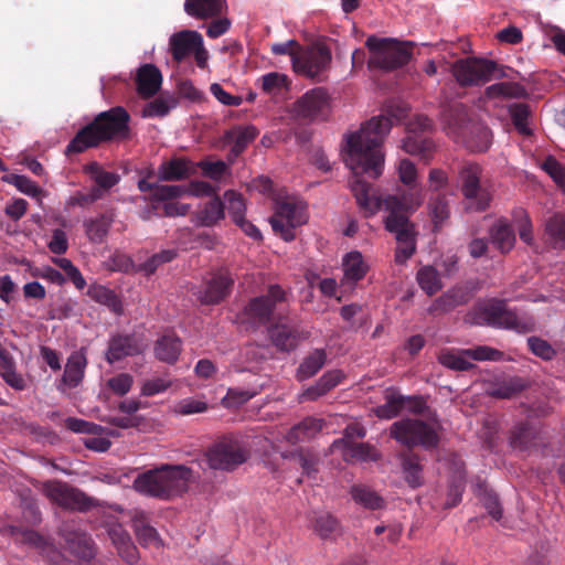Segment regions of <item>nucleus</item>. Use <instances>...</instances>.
<instances>
[{
    "instance_id": "nucleus-26",
    "label": "nucleus",
    "mask_w": 565,
    "mask_h": 565,
    "mask_svg": "<svg viewBox=\"0 0 565 565\" xmlns=\"http://www.w3.org/2000/svg\"><path fill=\"white\" fill-rule=\"evenodd\" d=\"M227 9L226 0H185L184 11L192 18L207 20L221 17Z\"/></svg>"
},
{
    "instance_id": "nucleus-43",
    "label": "nucleus",
    "mask_w": 565,
    "mask_h": 565,
    "mask_svg": "<svg viewBox=\"0 0 565 565\" xmlns=\"http://www.w3.org/2000/svg\"><path fill=\"white\" fill-rule=\"evenodd\" d=\"M312 527L322 540H334L341 534L340 522L328 512H320L312 519Z\"/></svg>"
},
{
    "instance_id": "nucleus-7",
    "label": "nucleus",
    "mask_w": 565,
    "mask_h": 565,
    "mask_svg": "<svg viewBox=\"0 0 565 565\" xmlns=\"http://www.w3.org/2000/svg\"><path fill=\"white\" fill-rule=\"evenodd\" d=\"M438 420L425 422L416 418H403L394 422L390 427V436L401 445L413 450L422 447L425 450L437 448L440 441Z\"/></svg>"
},
{
    "instance_id": "nucleus-14",
    "label": "nucleus",
    "mask_w": 565,
    "mask_h": 565,
    "mask_svg": "<svg viewBox=\"0 0 565 565\" xmlns=\"http://www.w3.org/2000/svg\"><path fill=\"white\" fill-rule=\"evenodd\" d=\"M331 58V51L323 44L301 47L300 53L294 56V71L320 82L321 75L330 66Z\"/></svg>"
},
{
    "instance_id": "nucleus-56",
    "label": "nucleus",
    "mask_w": 565,
    "mask_h": 565,
    "mask_svg": "<svg viewBox=\"0 0 565 565\" xmlns=\"http://www.w3.org/2000/svg\"><path fill=\"white\" fill-rule=\"evenodd\" d=\"M2 181L14 185L20 192L32 198H36L41 193V188L25 175L8 174L2 178Z\"/></svg>"
},
{
    "instance_id": "nucleus-44",
    "label": "nucleus",
    "mask_w": 565,
    "mask_h": 565,
    "mask_svg": "<svg viewBox=\"0 0 565 565\" xmlns=\"http://www.w3.org/2000/svg\"><path fill=\"white\" fill-rule=\"evenodd\" d=\"M327 352L324 349H315L300 363L297 370L299 380H307L315 376L326 364Z\"/></svg>"
},
{
    "instance_id": "nucleus-57",
    "label": "nucleus",
    "mask_w": 565,
    "mask_h": 565,
    "mask_svg": "<svg viewBox=\"0 0 565 565\" xmlns=\"http://www.w3.org/2000/svg\"><path fill=\"white\" fill-rule=\"evenodd\" d=\"M177 255L178 252L175 249H163L159 253H156L141 265V270H143L148 276L152 275L158 269V267L166 263L172 262Z\"/></svg>"
},
{
    "instance_id": "nucleus-29",
    "label": "nucleus",
    "mask_w": 565,
    "mask_h": 565,
    "mask_svg": "<svg viewBox=\"0 0 565 565\" xmlns=\"http://www.w3.org/2000/svg\"><path fill=\"white\" fill-rule=\"evenodd\" d=\"M441 119L449 132L461 137L472 122L469 121L467 108L461 103L450 104L444 108Z\"/></svg>"
},
{
    "instance_id": "nucleus-3",
    "label": "nucleus",
    "mask_w": 565,
    "mask_h": 565,
    "mask_svg": "<svg viewBox=\"0 0 565 565\" xmlns=\"http://www.w3.org/2000/svg\"><path fill=\"white\" fill-rule=\"evenodd\" d=\"M351 172L352 178L349 181L351 191L359 206L370 214L383 209L412 215L424 202V193L419 184L406 185V189L382 198L376 194L374 186L364 179L365 175L373 179L367 172L354 170Z\"/></svg>"
},
{
    "instance_id": "nucleus-46",
    "label": "nucleus",
    "mask_w": 565,
    "mask_h": 565,
    "mask_svg": "<svg viewBox=\"0 0 565 565\" xmlns=\"http://www.w3.org/2000/svg\"><path fill=\"white\" fill-rule=\"evenodd\" d=\"M488 98H523L527 96L525 87L515 82H500L492 84L484 92Z\"/></svg>"
},
{
    "instance_id": "nucleus-52",
    "label": "nucleus",
    "mask_w": 565,
    "mask_h": 565,
    "mask_svg": "<svg viewBox=\"0 0 565 565\" xmlns=\"http://www.w3.org/2000/svg\"><path fill=\"white\" fill-rule=\"evenodd\" d=\"M438 361L445 367L455 371H468L473 367L468 355L465 354V350L455 351L451 349H445L439 353Z\"/></svg>"
},
{
    "instance_id": "nucleus-36",
    "label": "nucleus",
    "mask_w": 565,
    "mask_h": 565,
    "mask_svg": "<svg viewBox=\"0 0 565 565\" xmlns=\"http://www.w3.org/2000/svg\"><path fill=\"white\" fill-rule=\"evenodd\" d=\"M323 427V420L315 417H306L294 425L287 433L286 439L290 444L310 440L318 435Z\"/></svg>"
},
{
    "instance_id": "nucleus-25",
    "label": "nucleus",
    "mask_w": 565,
    "mask_h": 565,
    "mask_svg": "<svg viewBox=\"0 0 565 565\" xmlns=\"http://www.w3.org/2000/svg\"><path fill=\"white\" fill-rule=\"evenodd\" d=\"M332 448L342 449L345 460L377 461L381 458L376 448L367 443L337 439L333 441Z\"/></svg>"
},
{
    "instance_id": "nucleus-10",
    "label": "nucleus",
    "mask_w": 565,
    "mask_h": 565,
    "mask_svg": "<svg viewBox=\"0 0 565 565\" xmlns=\"http://www.w3.org/2000/svg\"><path fill=\"white\" fill-rule=\"evenodd\" d=\"M250 456L245 444L233 437H223L204 452L207 466L213 470L232 472L245 463Z\"/></svg>"
},
{
    "instance_id": "nucleus-17",
    "label": "nucleus",
    "mask_w": 565,
    "mask_h": 565,
    "mask_svg": "<svg viewBox=\"0 0 565 565\" xmlns=\"http://www.w3.org/2000/svg\"><path fill=\"white\" fill-rule=\"evenodd\" d=\"M233 276L225 269L216 270L194 295L202 305H218L232 292Z\"/></svg>"
},
{
    "instance_id": "nucleus-27",
    "label": "nucleus",
    "mask_w": 565,
    "mask_h": 565,
    "mask_svg": "<svg viewBox=\"0 0 565 565\" xmlns=\"http://www.w3.org/2000/svg\"><path fill=\"white\" fill-rule=\"evenodd\" d=\"M136 83L139 95L143 98H150L154 96L161 87V72L153 64H145L140 66L137 72Z\"/></svg>"
},
{
    "instance_id": "nucleus-38",
    "label": "nucleus",
    "mask_w": 565,
    "mask_h": 565,
    "mask_svg": "<svg viewBox=\"0 0 565 565\" xmlns=\"http://www.w3.org/2000/svg\"><path fill=\"white\" fill-rule=\"evenodd\" d=\"M182 350V343L179 337L174 334H163L156 341V358L168 364H174Z\"/></svg>"
},
{
    "instance_id": "nucleus-18",
    "label": "nucleus",
    "mask_w": 565,
    "mask_h": 565,
    "mask_svg": "<svg viewBox=\"0 0 565 565\" xmlns=\"http://www.w3.org/2000/svg\"><path fill=\"white\" fill-rule=\"evenodd\" d=\"M58 534L64 541L65 548L75 557L83 561H90L95 556L94 542L92 537L74 522H64L58 527Z\"/></svg>"
},
{
    "instance_id": "nucleus-45",
    "label": "nucleus",
    "mask_w": 565,
    "mask_h": 565,
    "mask_svg": "<svg viewBox=\"0 0 565 565\" xmlns=\"http://www.w3.org/2000/svg\"><path fill=\"white\" fill-rule=\"evenodd\" d=\"M87 295L96 302L108 307L116 315H121L122 303L119 297L109 288L102 285H92Z\"/></svg>"
},
{
    "instance_id": "nucleus-12",
    "label": "nucleus",
    "mask_w": 565,
    "mask_h": 565,
    "mask_svg": "<svg viewBox=\"0 0 565 565\" xmlns=\"http://www.w3.org/2000/svg\"><path fill=\"white\" fill-rule=\"evenodd\" d=\"M42 492L51 502L66 510L85 512L95 505L93 498L63 481L44 482Z\"/></svg>"
},
{
    "instance_id": "nucleus-15",
    "label": "nucleus",
    "mask_w": 565,
    "mask_h": 565,
    "mask_svg": "<svg viewBox=\"0 0 565 565\" xmlns=\"http://www.w3.org/2000/svg\"><path fill=\"white\" fill-rule=\"evenodd\" d=\"M307 222L305 210L290 201L277 203L275 214L270 218L273 231L286 242L295 238V230Z\"/></svg>"
},
{
    "instance_id": "nucleus-54",
    "label": "nucleus",
    "mask_w": 565,
    "mask_h": 565,
    "mask_svg": "<svg viewBox=\"0 0 565 565\" xmlns=\"http://www.w3.org/2000/svg\"><path fill=\"white\" fill-rule=\"evenodd\" d=\"M404 395L398 393H390L386 395L385 403L377 406L376 415L380 418L391 419L399 415L404 409Z\"/></svg>"
},
{
    "instance_id": "nucleus-11",
    "label": "nucleus",
    "mask_w": 565,
    "mask_h": 565,
    "mask_svg": "<svg viewBox=\"0 0 565 565\" xmlns=\"http://www.w3.org/2000/svg\"><path fill=\"white\" fill-rule=\"evenodd\" d=\"M284 302L285 290L279 285H270L266 295L250 299L244 307V320L254 327L266 326L276 318L275 311Z\"/></svg>"
},
{
    "instance_id": "nucleus-23",
    "label": "nucleus",
    "mask_w": 565,
    "mask_h": 565,
    "mask_svg": "<svg viewBox=\"0 0 565 565\" xmlns=\"http://www.w3.org/2000/svg\"><path fill=\"white\" fill-rule=\"evenodd\" d=\"M196 172L195 164L188 158L173 157L163 161L158 168L159 181H181L190 178Z\"/></svg>"
},
{
    "instance_id": "nucleus-16",
    "label": "nucleus",
    "mask_w": 565,
    "mask_h": 565,
    "mask_svg": "<svg viewBox=\"0 0 565 565\" xmlns=\"http://www.w3.org/2000/svg\"><path fill=\"white\" fill-rule=\"evenodd\" d=\"M296 117L308 120H326L330 114V98L322 87L307 92L294 104Z\"/></svg>"
},
{
    "instance_id": "nucleus-48",
    "label": "nucleus",
    "mask_w": 565,
    "mask_h": 565,
    "mask_svg": "<svg viewBox=\"0 0 565 565\" xmlns=\"http://www.w3.org/2000/svg\"><path fill=\"white\" fill-rule=\"evenodd\" d=\"M353 500L370 510H379L384 505V500L371 488L363 484H355L350 491Z\"/></svg>"
},
{
    "instance_id": "nucleus-62",
    "label": "nucleus",
    "mask_w": 565,
    "mask_h": 565,
    "mask_svg": "<svg viewBox=\"0 0 565 565\" xmlns=\"http://www.w3.org/2000/svg\"><path fill=\"white\" fill-rule=\"evenodd\" d=\"M527 345L534 355L545 361H551L556 354L554 348L546 340L539 337L527 338Z\"/></svg>"
},
{
    "instance_id": "nucleus-51",
    "label": "nucleus",
    "mask_w": 565,
    "mask_h": 565,
    "mask_svg": "<svg viewBox=\"0 0 565 565\" xmlns=\"http://www.w3.org/2000/svg\"><path fill=\"white\" fill-rule=\"evenodd\" d=\"M508 111L515 129L525 136L532 134L529 127V118L531 117V108L525 103H513L508 106Z\"/></svg>"
},
{
    "instance_id": "nucleus-19",
    "label": "nucleus",
    "mask_w": 565,
    "mask_h": 565,
    "mask_svg": "<svg viewBox=\"0 0 565 565\" xmlns=\"http://www.w3.org/2000/svg\"><path fill=\"white\" fill-rule=\"evenodd\" d=\"M143 348L135 334L115 333L108 340L105 360L114 364L128 356H135L142 353Z\"/></svg>"
},
{
    "instance_id": "nucleus-58",
    "label": "nucleus",
    "mask_w": 565,
    "mask_h": 565,
    "mask_svg": "<svg viewBox=\"0 0 565 565\" xmlns=\"http://www.w3.org/2000/svg\"><path fill=\"white\" fill-rule=\"evenodd\" d=\"M541 168L565 192V167L561 162H558L553 156H548L542 162Z\"/></svg>"
},
{
    "instance_id": "nucleus-59",
    "label": "nucleus",
    "mask_w": 565,
    "mask_h": 565,
    "mask_svg": "<svg viewBox=\"0 0 565 565\" xmlns=\"http://www.w3.org/2000/svg\"><path fill=\"white\" fill-rule=\"evenodd\" d=\"M175 106V100L173 98H163L159 97L154 100L148 103L143 110V117H163L169 114L170 109Z\"/></svg>"
},
{
    "instance_id": "nucleus-39",
    "label": "nucleus",
    "mask_w": 565,
    "mask_h": 565,
    "mask_svg": "<svg viewBox=\"0 0 565 565\" xmlns=\"http://www.w3.org/2000/svg\"><path fill=\"white\" fill-rule=\"evenodd\" d=\"M427 209L433 224V232L438 233L450 217V206L446 195L437 194L430 198Z\"/></svg>"
},
{
    "instance_id": "nucleus-40",
    "label": "nucleus",
    "mask_w": 565,
    "mask_h": 565,
    "mask_svg": "<svg viewBox=\"0 0 565 565\" xmlns=\"http://www.w3.org/2000/svg\"><path fill=\"white\" fill-rule=\"evenodd\" d=\"M482 167L473 161L462 162L457 172V180L460 186L461 194L476 188L482 181Z\"/></svg>"
},
{
    "instance_id": "nucleus-2",
    "label": "nucleus",
    "mask_w": 565,
    "mask_h": 565,
    "mask_svg": "<svg viewBox=\"0 0 565 565\" xmlns=\"http://www.w3.org/2000/svg\"><path fill=\"white\" fill-rule=\"evenodd\" d=\"M129 121L130 115L121 106L99 113L70 140L65 154H78L104 142L127 139L130 132Z\"/></svg>"
},
{
    "instance_id": "nucleus-24",
    "label": "nucleus",
    "mask_w": 565,
    "mask_h": 565,
    "mask_svg": "<svg viewBox=\"0 0 565 565\" xmlns=\"http://www.w3.org/2000/svg\"><path fill=\"white\" fill-rule=\"evenodd\" d=\"M268 335L277 350L289 352L295 350L299 341L307 339L309 334L303 332V337H301L297 329L284 323H276L268 327Z\"/></svg>"
},
{
    "instance_id": "nucleus-35",
    "label": "nucleus",
    "mask_w": 565,
    "mask_h": 565,
    "mask_svg": "<svg viewBox=\"0 0 565 565\" xmlns=\"http://www.w3.org/2000/svg\"><path fill=\"white\" fill-rule=\"evenodd\" d=\"M465 146L472 152H484L491 145V131L480 124H471L460 137Z\"/></svg>"
},
{
    "instance_id": "nucleus-55",
    "label": "nucleus",
    "mask_w": 565,
    "mask_h": 565,
    "mask_svg": "<svg viewBox=\"0 0 565 565\" xmlns=\"http://www.w3.org/2000/svg\"><path fill=\"white\" fill-rule=\"evenodd\" d=\"M225 209L227 210L232 221L239 222L245 216L246 204L242 194L235 191H226L224 193Z\"/></svg>"
},
{
    "instance_id": "nucleus-4",
    "label": "nucleus",
    "mask_w": 565,
    "mask_h": 565,
    "mask_svg": "<svg viewBox=\"0 0 565 565\" xmlns=\"http://www.w3.org/2000/svg\"><path fill=\"white\" fill-rule=\"evenodd\" d=\"M191 478V468L164 463L138 475L134 480V488L137 492L151 498L171 500L188 491Z\"/></svg>"
},
{
    "instance_id": "nucleus-13",
    "label": "nucleus",
    "mask_w": 565,
    "mask_h": 565,
    "mask_svg": "<svg viewBox=\"0 0 565 565\" xmlns=\"http://www.w3.org/2000/svg\"><path fill=\"white\" fill-rule=\"evenodd\" d=\"M431 120L424 115H416L406 125L407 136L403 140L405 152L419 156L425 162H428L435 151L434 141L425 134L430 130Z\"/></svg>"
},
{
    "instance_id": "nucleus-33",
    "label": "nucleus",
    "mask_w": 565,
    "mask_h": 565,
    "mask_svg": "<svg viewBox=\"0 0 565 565\" xmlns=\"http://www.w3.org/2000/svg\"><path fill=\"white\" fill-rule=\"evenodd\" d=\"M87 365L86 355L83 351L73 352L66 362L62 383L70 388H74L83 381Z\"/></svg>"
},
{
    "instance_id": "nucleus-47",
    "label": "nucleus",
    "mask_w": 565,
    "mask_h": 565,
    "mask_svg": "<svg viewBox=\"0 0 565 565\" xmlns=\"http://www.w3.org/2000/svg\"><path fill=\"white\" fill-rule=\"evenodd\" d=\"M225 204L222 200L214 195L209 202L204 204L198 214L200 223L204 226H213L220 220L224 218Z\"/></svg>"
},
{
    "instance_id": "nucleus-60",
    "label": "nucleus",
    "mask_w": 565,
    "mask_h": 565,
    "mask_svg": "<svg viewBox=\"0 0 565 565\" xmlns=\"http://www.w3.org/2000/svg\"><path fill=\"white\" fill-rule=\"evenodd\" d=\"M546 233L554 243L565 248V215H554L546 223Z\"/></svg>"
},
{
    "instance_id": "nucleus-49",
    "label": "nucleus",
    "mask_w": 565,
    "mask_h": 565,
    "mask_svg": "<svg viewBox=\"0 0 565 565\" xmlns=\"http://www.w3.org/2000/svg\"><path fill=\"white\" fill-rule=\"evenodd\" d=\"M342 266L345 278L354 282L361 280L367 270L362 254L356 250L344 256Z\"/></svg>"
},
{
    "instance_id": "nucleus-32",
    "label": "nucleus",
    "mask_w": 565,
    "mask_h": 565,
    "mask_svg": "<svg viewBox=\"0 0 565 565\" xmlns=\"http://www.w3.org/2000/svg\"><path fill=\"white\" fill-rule=\"evenodd\" d=\"M132 527L138 542L145 547H160L161 539L157 530L149 524L148 515L143 511H138L132 516Z\"/></svg>"
},
{
    "instance_id": "nucleus-30",
    "label": "nucleus",
    "mask_w": 565,
    "mask_h": 565,
    "mask_svg": "<svg viewBox=\"0 0 565 565\" xmlns=\"http://www.w3.org/2000/svg\"><path fill=\"white\" fill-rule=\"evenodd\" d=\"M466 200V210L470 212H484L490 207L493 199V189L488 180L482 181L476 188L462 193Z\"/></svg>"
},
{
    "instance_id": "nucleus-50",
    "label": "nucleus",
    "mask_w": 565,
    "mask_h": 565,
    "mask_svg": "<svg viewBox=\"0 0 565 565\" xmlns=\"http://www.w3.org/2000/svg\"><path fill=\"white\" fill-rule=\"evenodd\" d=\"M416 280L419 287L428 295L433 296L443 288V282L438 270L433 266H424L418 269Z\"/></svg>"
},
{
    "instance_id": "nucleus-61",
    "label": "nucleus",
    "mask_w": 565,
    "mask_h": 565,
    "mask_svg": "<svg viewBox=\"0 0 565 565\" xmlns=\"http://www.w3.org/2000/svg\"><path fill=\"white\" fill-rule=\"evenodd\" d=\"M186 192L182 185H157L154 193L149 194V200H153L163 204L170 200L180 198Z\"/></svg>"
},
{
    "instance_id": "nucleus-42",
    "label": "nucleus",
    "mask_w": 565,
    "mask_h": 565,
    "mask_svg": "<svg viewBox=\"0 0 565 565\" xmlns=\"http://www.w3.org/2000/svg\"><path fill=\"white\" fill-rule=\"evenodd\" d=\"M536 431L527 422L518 423L510 430L509 444L520 451H525L534 445Z\"/></svg>"
},
{
    "instance_id": "nucleus-28",
    "label": "nucleus",
    "mask_w": 565,
    "mask_h": 565,
    "mask_svg": "<svg viewBox=\"0 0 565 565\" xmlns=\"http://www.w3.org/2000/svg\"><path fill=\"white\" fill-rule=\"evenodd\" d=\"M84 173L95 183L92 190H97L100 193V199L110 191L120 181V175L106 171L98 162L92 161L84 167Z\"/></svg>"
},
{
    "instance_id": "nucleus-31",
    "label": "nucleus",
    "mask_w": 565,
    "mask_h": 565,
    "mask_svg": "<svg viewBox=\"0 0 565 565\" xmlns=\"http://www.w3.org/2000/svg\"><path fill=\"white\" fill-rule=\"evenodd\" d=\"M114 223V214L105 212L94 218L84 221V230L88 241L93 244H103Z\"/></svg>"
},
{
    "instance_id": "nucleus-8",
    "label": "nucleus",
    "mask_w": 565,
    "mask_h": 565,
    "mask_svg": "<svg viewBox=\"0 0 565 565\" xmlns=\"http://www.w3.org/2000/svg\"><path fill=\"white\" fill-rule=\"evenodd\" d=\"M386 215L383 218L384 228L394 235L396 248L394 254L395 263L405 264L416 252L418 232L409 214L394 210H384Z\"/></svg>"
},
{
    "instance_id": "nucleus-20",
    "label": "nucleus",
    "mask_w": 565,
    "mask_h": 565,
    "mask_svg": "<svg viewBox=\"0 0 565 565\" xmlns=\"http://www.w3.org/2000/svg\"><path fill=\"white\" fill-rule=\"evenodd\" d=\"M258 134V129L253 125H236L224 131L222 140L224 145L231 146L228 160L233 161L239 157L246 150L248 145L256 139Z\"/></svg>"
},
{
    "instance_id": "nucleus-37",
    "label": "nucleus",
    "mask_w": 565,
    "mask_h": 565,
    "mask_svg": "<svg viewBox=\"0 0 565 565\" xmlns=\"http://www.w3.org/2000/svg\"><path fill=\"white\" fill-rule=\"evenodd\" d=\"M402 463L404 479L412 488H417L423 483V467L420 458L413 450H405L398 455Z\"/></svg>"
},
{
    "instance_id": "nucleus-1",
    "label": "nucleus",
    "mask_w": 565,
    "mask_h": 565,
    "mask_svg": "<svg viewBox=\"0 0 565 565\" xmlns=\"http://www.w3.org/2000/svg\"><path fill=\"white\" fill-rule=\"evenodd\" d=\"M408 107L402 102H390L385 114L372 117L361 128L345 137V166L350 170L367 172L377 179L384 169L382 143L393 122H399L408 115Z\"/></svg>"
},
{
    "instance_id": "nucleus-41",
    "label": "nucleus",
    "mask_w": 565,
    "mask_h": 565,
    "mask_svg": "<svg viewBox=\"0 0 565 565\" xmlns=\"http://www.w3.org/2000/svg\"><path fill=\"white\" fill-rule=\"evenodd\" d=\"M490 237L501 253H509L515 244L514 230L504 220H499L491 226Z\"/></svg>"
},
{
    "instance_id": "nucleus-63",
    "label": "nucleus",
    "mask_w": 565,
    "mask_h": 565,
    "mask_svg": "<svg viewBox=\"0 0 565 565\" xmlns=\"http://www.w3.org/2000/svg\"><path fill=\"white\" fill-rule=\"evenodd\" d=\"M134 377L129 373H119L108 379L107 387L116 395L124 396L132 387Z\"/></svg>"
},
{
    "instance_id": "nucleus-5",
    "label": "nucleus",
    "mask_w": 565,
    "mask_h": 565,
    "mask_svg": "<svg viewBox=\"0 0 565 565\" xmlns=\"http://www.w3.org/2000/svg\"><path fill=\"white\" fill-rule=\"evenodd\" d=\"M465 320L470 324L513 330L518 333L533 332L536 327L532 316L516 315L507 307L504 299L499 298L479 300L467 312Z\"/></svg>"
},
{
    "instance_id": "nucleus-34",
    "label": "nucleus",
    "mask_w": 565,
    "mask_h": 565,
    "mask_svg": "<svg viewBox=\"0 0 565 565\" xmlns=\"http://www.w3.org/2000/svg\"><path fill=\"white\" fill-rule=\"evenodd\" d=\"M0 376L3 381L17 391H23L26 383L22 375L17 372L15 360L13 355L0 344Z\"/></svg>"
},
{
    "instance_id": "nucleus-9",
    "label": "nucleus",
    "mask_w": 565,
    "mask_h": 565,
    "mask_svg": "<svg viewBox=\"0 0 565 565\" xmlns=\"http://www.w3.org/2000/svg\"><path fill=\"white\" fill-rule=\"evenodd\" d=\"M451 73L461 87L481 86L504 76L502 67L494 61L483 57H465L456 61Z\"/></svg>"
},
{
    "instance_id": "nucleus-21",
    "label": "nucleus",
    "mask_w": 565,
    "mask_h": 565,
    "mask_svg": "<svg viewBox=\"0 0 565 565\" xmlns=\"http://www.w3.org/2000/svg\"><path fill=\"white\" fill-rule=\"evenodd\" d=\"M106 532L111 543L116 547L119 556L128 564H135L139 559V553L132 543L130 535L124 526L115 521L106 524Z\"/></svg>"
},
{
    "instance_id": "nucleus-6",
    "label": "nucleus",
    "mask_w": 565,
    "mask_h": 565,
    "mask_svg": "<svg viewBox=\"0 0 565 565\" xmlns=\"http://www.w3.org/2000/svg\"><path fill=\"white\" fill-rule=\"evenodd\" d=\"M365 46L370 51L367 67L390 72L403 67L411 61L414 43L371 35L366 39Z\"/></svg>"
},
{
    "instance_id": "nucleus-64",
    "label": "nucleus",
    "mask_w": 565,
    "mask_h": 565,
    "mask_svg": "<svg viewBox=\"0 0 565 565\" xmlns=\"http://www.w3.org/2000/svg\"><path fill=\"white\" fill-rule=\"evenodd\" d=\"M260 81L262 88L267 94H276L287 85V76L276 72L265 74Z\"/></svg>"
},
{
    "instance_id": "nucleus-22",
    "label": "nucleus",
    "mask_w": 565,
    "mask_h": 565,
    "mask_svg": "<svg viewBox=\"0 0 565 565\" xmlns=\"http://www.w3.org/2000/svg\"><path fill=\"white\" fill-rule=\"evenodd\" d=\"M202 45V35L198 31L183 30L170 36L169 50L173 60L182 62L193 50Z\"/></svg>"
},
{
    "instance_id": "nucleus-53",
    "label": "nucleus",
    "mask_w": 565,
    "mask_h": 565,
    "mask_svg": "<svg viewBox=\"0 0 565 565\" xmlns=\"http://www.w3.org/2000/svg\"><path fill=\"white\" fill-rule=\"evenodd\" d=\"M284 458H289L295 461L302 469V473L308 477L313 476L317 472L318 458L308 449H298L284 455Z\"/></svg>"
}]
</instances>
